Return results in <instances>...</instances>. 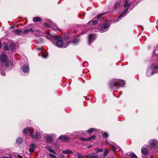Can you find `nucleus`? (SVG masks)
Here are the masks:
<instances>
[{
    "label": "nucleus",
    "instance_id": "f257e3e1",
    "mask_svg": "<svg viewBox=\"0 0 158 158\" xmlns=\"http://www.w3.org/2000/svg\"><path fill=\"white\" fill-rule=\"evenodd\" d=\"M46 37L48 39L52 41L53 39H55L56 40V45L58 47L62 46L63 48H65L69 45L70 42V40L68 37L65 38L63 40L60 38L58 37L56 35L50 34L49 32L47 33V35Z\"/></svg>",
    "mask_w": 158,
    "mask_h": 158
},
{
    "label": "nucleus",
    "instance_id": "f03ea898",
    "mask_svg": "<svg viewBox=\"0 0 158 158\" xmlns=\"http://www.w3.org/2000/svg\"><path fill=\"white\" fill-rule=\"evenodd\" d=\"M124 82L122 80L113 79L111 80L109 86L112 89H117L119 86L123 87L124 84Z\"/></svg>",
    "mask_w": 158,
    "mask_h": 158
},
{
    "label": "nucleus",
    "instance_id": "7ed1b4c3",
    "mask_svg": "<svg viewBox=\"0 0 158 158\" xmlns=\"http://www.w3.org/2000/svg\"><path fill=\"white\" fill-rule=\"evenodd\" d=\"M24 134L31 135L33 138L36 137L37 138H40V133L37 131H35L33 129H24L23 131Z\"/></svg>",
    "mask_w": 158,
    "mask_h": 158
},
{
    "label": "nucleus",
    "instance_id": "20e7f679",
    "mask_svg": "<svg viewBox=\"0 0 158 158\" xmlns=\"http://www.w3.org/2000/svg\"><path fill=\"white\" fill-rule=\"evenodd\" d=\"M129 1V0H126L125 1V3L124 5V6L126 8L124 10V11L119 15L118 17L119 18L122 17L124 15H126V14L127 11V10L129 8V7H130L131 5L130 3L128 2Z\"/></svg>",
    "mask_w": 158,
    "mask_h": 158
},
{
    "label": "nucleus",
    "instance_id": "39448f33",
    "mask_svg": "<svg viewBox=\"0 0 158 158\" xmlns=\"http://www.w3.org/2000/svg\"><path fill=\"white\" fill-rule=\"evenodd\" d=\"M0 60L3 63L6 62L5 64L6 66H8V60L7 59V56L6 55L4 54L3 53L0 56Z\"/></svg>",
    "mask_w": 158,
    "mask_h": 158
},
{
    "label": "nucleus",
    "instance_id": "423d86ee",
    "mask_svg": "<svg viewBox=\"0 0 158 158\" xmlns=\"http://www.w3.org/2000/svg\"><path fill=\"white\" fill-rule=\"evenodd\" d=\"M157 143V141L155 139L151 140L149 141V144L152 148H154L156 146Z\"/></svg>",
    "mask_w": 158,
    "mask_h": 158
},
{
    "label": "nucleus",
    "instance_id": "0eeeda50",
    "mask_svg": "<svg viewBox=\"0 0 158 158\" xmlns=\"http://www.w3.org/2000/svg\"><path fill=\"white\" fill-rule=\"evenodd\" d=\"M109 26L108 23H105L101 27L100 31L101 32H103L107 31V29Z\"/></svg>",
    "mask_w": 158,
    "mask_h": 158
},
{
    "label": "nucleus",
    "instance_id": "6e6552de",
    "mask_svg": "<svg viewBox=\"0 0 158 158\" xmlns=\"http://www.w3.org/2000/svg\"><path fill=\"white\" fill-rule=\"evenodd\" d=\"M120 5V3L119 2H116L115 3L114 8L111 12L112 14H114L115 13L117 9L119 8Z\"/></svg>",
    "mask_w": 158,
    "mask_h": 158
},
{
    "label": "nucleus",
    "instance_id": "1a4fd4ad",
    "mask_svg": "<svg viewBox=\"0 0 158 158\" xmlns=\"http://www.w3.org/2000/svg\"><path fill=\"white\" fill-rule=\"evenodd\" d=\"M95 36L94 34H91L89 35V44L90 43L95 39Z\"/></svg>",
    "mask_w": 158,
    "mask_h": 158
},
{
    "label": "nucleus",
    "instance_id": "9d476101",
    "mask_svg": "<svg viewBox=\"0 0 158 158\" xmlns=\"http://www.w3.org/2000/svg\"><path fill=\"white\" fill-rule=\"evenodd\" d=\"M59 139L64 141H67L69 139V138L65 135H61L59 138Z\"/></svg>",
    "mask_w": 158,
    "mask_h": 158
},
{
    "label": "nucleus",
    "instance_id": "9b49d317",
    "mask_svg": "<svg viewBox=\"0 0 158 158\" xmlns=\"http://www.w3.org/2000/svg\"><path fill=\"white\" fill-rule=\"evenodd\" d=\"M22 70L24 72L27 73L29 71V66L27 65H24L22 68Z\"/></svg>",
    "mask_w": 158,
    "mask_h": 158
},
{
    "label": "nucleus",
    "instance_id": "f8f14e48",
    "mask_svg": "<svg viewBox=\"0 0 158 158\" xmlns=\"http://www.w3.org/2000/svg\"><path fill=\"white\" fill-rule=\"evenodd\" d=\"M41 54L42 57L44 58H46L48 57V53L45 50H42L41 51Z\"/></svg>",
    "mask_w": 158,
    "mask_h": 158
},
{
    "label": "nucleus",
    "instance_id": "ddd939ff",
    "mask_svg": "<svg viewBox=\"0 0 158 158\" xmlns=\"http://www.w3.org/2000/svg\"><path fill=\"white\" fill-rule=\"evenodd\" d=\"M13 32L16 35H20L22 33V31L20 29L14 30L13 31Z\"/></svg>",
    "mask_w": 158,
    "mask_h": 158
},
{
    "label": "nucleus",
    "instance_id": "4468645a",
    "mask_svg": "<svg viewBox=\"0 0 158 158\" xmlns=\"http://www.w3.org/2000/svg\"><path fill=\"white\" fill-rule=\"evenodd\" d=\"M47 149L51 152L53 153L54 154H56V152L54 150L51 148L50 146H48L47 147Z\"/></svg>",
    "mask_w": 158,
    "mask_h": 158
},
{
    "label": "nucleus",
    "instance_id": "2eb2a0df",
    "mask_svg": "<svg viewBox=\"0 0 158 158\" xmlns=\"http://www.w3.org/2000/svg\"><path fill=\"white\" fill-rule=\"evenodd\" d=\"M141 152L144 155H147L148 153V150L144 148L142 149Z\"/></svg>",
    "mask_w": 158,
    "mask_h": 158
},
{
    "label": "nucleus",
    "instance_id": "dca6fc26",
    "mask_svg": "<svg viewBox=\"0 0 158 158\" xmlns=\"http://www.w3.org/2000/svg\"><path fill=\"white\" fill-rule=\"evenodd\" d=\"M96 138L95 135H93L90 137L87 138L86 141H92L95 140Z\"/></svg>",
    "mask_w": 158,
    "mask_h": 158
},
{
    "label": "nucleus",
    "instance_id": "f3484780",
    "mask_svg": "<svg viewBox=\"0 0 158 158\" xmlns=\"http://www.w3.org/2000/svg\"><path fill=\"white\" fill-rule=\"evenodd\" d=\"M63 152L64 154H66L67 153L70 154H73V152L70 150H64L63 151Z\"/></svg>",
    "mask_w": 158,
    "mask_h": 158
},
{
    "label": "nucleus",
    "instance_id": "a211bd4d",
    "mask_svg": "<svg viewBox=\"0 0 158 158\" xmlns=\"http://www.w3.org/2000/svg\"><path fill=\"white\" fill-rule=\"evenodd\" d=\"M40 20L41 19L38 17H34L33 19V21L34 22H39L40 21Z\"/></svg>",
    "mask_w": 158,
    "mask_h": 158
},
{
    "label": "nucleus",
    "instance_id": "6ab92c4d",
    "mask_svg": "<svg viewBox=\"0 0 158 158\" xmlns=\"http://www.w3.org/2000/svg\"><path fill=\"white\" fill-rule=\"evenodd\" d=\"M16 142L18 143H21L23 142V139L21 137L18 138L16 140Z\"/></svg>",
    "mask_w": 158,
    "mask_h": 158
},
{
    "label": "nucleus",
    "instance_id": "aec40b11",
    "mask_svg": "<svg viewBox=\"0 0 158 158\" xmlns=\"http://www.w3.org/2000/svg\"><path fill=\"white\" fill-rule=\"evenodd\" d=\"M108 12H105V13H101L99 15H98V16H97V18L98 19H100L103 15H105V14H107L108 13Z\"/></svg>",
    "mask_w": 158,
    "mask_h": 158
},
{
    "label": "nucleus",
    "instance_id": "412c9836",
    "mask_svg": "<svg viewBox=\"0 0 158 158\" xmlns=\"http://www.w3.org/2000/svg\"><path fill=\"white\" fill-rule=\"evenodd\" d=\"M102 136L104 137L106 139L109 136V135L107 132H104L102 134Z\"/></svg>",
    "mask_w": 158,
    "mask_h": 158
},
{
    "label": "nucleus",
    "instance_id": "4be33fe9",
    "mask_svg": "<svg viewBox=\"0 0 158 158\" xmlns=\"http://www.w3.org/2000/svg\"><path fill=\"white\" fill-rule=\"evenodd\" d=\"M110 152V149H107L106 150H105L104 152V156L105 157L106 156L107 154Z\"/></svg>",
    "mask_w": 158,
    "mask_h": 158
},
{
    "label": "nucleus",
    "instance_id": "5701e85b",
    "mask_svg": "<svg viewBox=\"0 0 158 158\" xmlns=\"http://www.w3.org/2000/svg\"><path fill=\"white\" fill-rule=\"evenodd\" d=\"M130 156L132 158H137V156L133 153L132 152L131 153L130 155Z\"/></svg>",
    "mask_w": 158,
    "mask_h": 158
},
{
    "label": "nucleus",
    "instance_id": "b1692460",
    "mask_svg": "<svg viewBox=\"0 0 158 158\" xmlns=\"http://www.w3.org/2000/svg\"><path fill=\"white\" fill-rule=\"evenodd\" d=\"M44 26L46 27H47L48 28V29L49 30H50L51 29V27L50 25H49L47 23H45L44 24Z\"/></svg>",
    "mask_w": 158,
    "mask_h": 158
},
{
    "label": "nucleus",
    "instance_id": "393cba45",
    "mask_svg": "<svg viewBox=\"0 0 158 158\" xmlns=\"http://www.w3.org/2000/svg\"><path fill=\"white\" fill-rule=\"evenodd\" d=\"M48 155L49 156L52 158H57V157L54 154H52L50 153Z\"/></svg>",
    "mask_w": 158,
    "mask_h": 158
},
{
    "label": "nucleus",
    "instance_id": "a878e982",
    "mask_svg": "<svg viewBox=\"0 0 158 158\" xmlns=\"http://www.w3.org/2000/svg\"><path fill=\"white\" fill-rule=\"evenodd\" d=\"M31 148L34 149L35 148V145L34 143H32L30 145Z\"/></svg>",
    "mask_w": 158,
    "mask_h": 158
},
{
    "label": "nucleus",
    "instance_id": "bb28decb",
    "mask_svg": "<svg viewBox=\"0 0 158 158\" xmlns=\"http://www.w3.org/2000/svg\"><path fill=\"white\" fill-rule=\"evenodd\" d=\"M77 155L78 156V158H83L82 155L79 153H77Z\"/></svg>",
    "mask_w": 158,
    "mask_h": 158
},
{
    "label": "nucleus",
    "instance_id": "cd10ccee",
    "mask_svg": "<svg viewBox=\"0 0 158 158\" xmlns=\"http://www.w3.org/2000/svg\"><path fill=\"white\" fill-rule=\"evenodd\" d=\"M4 50H9V48H8V46L6 44L5 45L4 47Z\"/></svg>",
    "mask_w": 158,
    "mask_h": 158
},
{
    "label": "nucleus",
    "instance_id": "c85d7f7f",
    "mask_svg": "<svg viewBox=\"0 0 158 158\" xmlns=\"http://www.w3.org/2000/svg\"><path fill=\"white\" fill-rule=\"evenodd\" d=\"M94 131V129H89L88 131L87 132L89 133H90L93 132Z\"/></svg>",
    "mask_w": 158,
    "mask_h": 158
},
{
    "label": "nucleus",
    "instance_id": "c756f323",
    "mask_svg": "<svg viewBox=\"0 0 158 158\" xmlns=\"http://www.w3.org/2000/svg\"><path fill=\"white\" fill-rule=\"evenodd\" d=\"M79 41V40L78 39H76L75 40L73 41V43L74 44H77L78 42Z\"/></svg>",
    "mask_w": 158,
    "mask_h": 158
},
{
    "label": "nucleus",
    "instance_id": "7c9ffc66",
    "mask_svg": "<svg viewBox=\"0 0 158 158\" xmlns=\"http://www.w3.org/2000/svg\"><path fill=\"white\" fill-rule=\"evenodd\" d=\"M29 151L30 152H33L34 151V149L30 148L29 149Z\"/></svg>",
    "mask_w": 158,
    "mask_h": 158
},
{
    "label": "nucleus",
    "instance_id": "2f4dec72",
    "mask_svg": "<svg viewBox=\"0 0 158 158\" xmlns=\"http://www.w3.org/2000/svg\"><path fill=\"white\" fill-rule=\"evenodd\" d=\"M98 23V21H94L92 22V24L93 25H95Z\"/></svg>",
    "mask_w": 158,
    "mask_h": 158
},
{
    "label": "nucleus",
    "instance_id": "473e14b6",
    "mask_svg": "<svg viewBox=\"0 0 158 158\" xmlns=\"http://www.w3.org/2000/svg\"><path fill=\"white\" fill-rule=\"evenodd\" d=\"M151 68L152 69H156L157 68V66L156 65L155 66H151Z\"/></svg>",
    "mask_w": 158,
    "mask_h": 158
},
{
    "label": "nucleus",
    "instance_id": "72a5a7b5",
    "mask_svg": "<svg viewBox=\"0 0 158 158\" xmlns=\"http://www.w3.org/2000/svg\"><path fill=\"white\" fill-rule=\"evenodd\" d=\"M29 32V29H26V30H25L23 32V34H26L27 32Z\"/></svg>",
    "mask_w": 158,
    "mask_h": 158
},
{
    "label": "nucleus",
    "instance_id": "f704fd0d",
    "mask_svg": "<svg viewBox=\"0 0 158 158\" xmlns=\"http://www.w3.org/2000/svg\"><path fill=\"white\" fill-rule=\"evenodd\" d=\"M110 146L111 147H112L113 148L114 151H115V150L116 149V148H115V147L114 146H113V145H110Z\"/></svg>",
    "mask_w": 158,
    "mask_h": 158
},
{
    "label": "nucleus",
    "instance_id": "c9c22d12",
    "mask_svg": "<svg viewBox=\"0 0 158 158\" xmlns=\"http://www.w3.org/2000/svg\"><path fill=\"white\" fill-rule=\"evenodd\" d=\"M80 139L81 140L83 141H86V140H87V138L84 139L83 138H81Z\"/></svg>",
    "mask_w": 158,
    "mask_h": 158
},
{
    "label": "nucleus",
    "instance_id": "e433bc0d",
    "mask_svg": "<svg viewBox=\"0 0 158 158\" xmlns=\"http://www.w3.org/2000/svg\"><path fill=\"white\" fill-rule=\"evenodd\" d=\"M109 142L106 139L105 140V144L106 145H107L109 144Z\"/></svg>",
    "mask_w": 158,
    "mask_h": 158
},
{
    "label": "nucleus",
    "instance_id": "4c0bfd02",
    "mask_svg": "<svg viewBox=\"0 0 158 158\" xmlns=\"http://www.w3.org/2000/svg\"><path fill=\"white\" fill-rule=\"evenodd\" d=\"M89 158H97V156H90Z\"/></svg>",
    "mask_w": 158,
    "mask_h": 158
},
{
    "label": "nucleus",
    "instance_id": "58836bf2",
    "mask_svg": "<svg viewBox=\"0 0 158 158\" xmlns=\"http://www.w3.org/2000/svg\"><path fill=\"white\" fill-rule=\"evenodd\" d=\"M102 151H103V149H102V148L99 149H98V150L97 151V152H102Z\"/></svg>",
    "mask_w": 158,
    "mask_h": 158
},
{
    "label": "nucleus",
    "instance_id": "ea45409f",
    "mask_svg": "<svg viewBox=\"0 0 158 158\" xmlns=\"http://www.w3.org/2000/svg\"><path fill=\"white\" fill-rule=\"evenodd\" d=\"M29 31H31L32 32H33L34 31V30L33 28H31L29 29Z\"/></svg>",
    "mask_w": 158,
    "mask_h": 158
},
{
    "label": "nucleus",
    "instance_id": "a19ab883",
    "mask_svg": "<svg viewBox=\"0 0 158 158\" xmlns=\"http://www.w3.org/2000/svg\"><path fill=\"white\" fill-rule=\"evenodd\" d=\"M1 75L2 76H5L6 75V73L4 72H1Z\"/></svg>",
    "mask_w": 158,
    "mask_h": 158
},
{
    "label": "nucleus",
    "instance_id": "79ce46f5",
    "mask_svg": "<svg viewBox=\"0 0 158 158\" xmlns=\"http://www.w3.org/2000/svg\"><path fill=\"white\" fill-rule=\"evenodd\" d=\"M47 139H51V136L50 135H48L47 136Z\"/></svg>",
    "mask_w": 158,
    "mask_h": 158
},
{
    "label": "nucleus",
    "instance_id": "37998d69",
    "mask_svg": "<svg viewBox=\"0 0 158 158\" xmlns=\"http://www.w3.org/2000/svg\"><path fill=\"white\" fill-rule=\"evenodd\" d=\"M18 158H23L22 156L20 155H19L18 156Z\"/></svg>",
    "mask_w": 158,
    "mask_h": 158
},
{
    "label": "nucleus",
    "instance_id": "c03bdc74",
    "mask_svg": "<svg viewBox=\"0 0 158 158\" xmlns=\"http://www.w3.org/2000/svg\"><path fill=\"white\" fill-rule=\"evenodd\" d=\"M92 147V145L89 146H88L87 147V148H90V147Z\"/></svg>",
    "mask_w": 158,
    "mask_h": 158
},
{
    "label": "nucleus",
    "instance_id": "a18cd8bd",
    "mask_svg": "<svg viewBox=\"0 0 158 158\" xmlns=\"http://www.w3.org/2000/svg\"><path fill=\"white\" fill-rule=\"evenodd\" d=\"M37 49H38L39 50H40L41 49V48H37Z\"/></svg>",
    "mask_w": 158,
    "mask_h": 158
},
{
    "label": "nucleus",
    "instance_id": "49530a36",
    "mask_svg": "<svg viewBox=\"0 0 158 158\" xmlns=\"http://www.w3.org/2000/svg\"><path fill=\"white\" fill-rule=\"evenodd\" d=\"M150 158H154L153 156L152 155H151L150 156Z\"/></svg>",
    "mask_w": 158,
    "mask_h": 158
},
{
    "label": "nucleus",
    "instance_id": "de8ad7c7",
    "mask_svg": "<svg viewBox=\"0 0 158 158\" xmlns=\"http://www.w3.org/2000/svg\"><path fill=\"white\" fill-rule=\"evenodd\" d=\"M154 74V72L152 71L151 73V75H152Z\"/></svg>",
    "mask_w": 158,
    "mask_h": 158
},
{
    "label": "nucleus",
    "instance_id": "09e8293b",
    "mask_svg": "<svg viewBox=\"0 0 158 158\" xmlns=\"http://www.w3.org/2000/svg\"><path fill=\"white\" fill-rule=\"evenodd\" d=\"M2 158H9L7 157H4Z\"/></svg>",
    "mask_w": 158,
    "mask_h": 158
},
{
    "label": "nucleus",
    "instance_id": "8fccbe9b",
    "mask_svg": "<svg viewBox=\"0 0 158 158\" xmlns=\"http://www.w3.org/2000/svg\"><path fill=\"white\" fill-rule=\"evenodd\" d=\"M91 21H90L89 22V23H91Z\"/></svg>",
    "mask_w": 158,
    "mask_h": 158
},
{
    "label": "nucleus",
    "instance_id": "3c124183",
    "mask_svg": "<svg viewBox=\"0 0 158 158\" xmlns=\"http://www.w3.org/2000/svg\"><path fill=\"white\" fill-rule=\"evenodd\" d=\"M110 158H114L112 156Z\"/></svg>",
    "mask_w": 158,
    "mask_h": 158
}]
</instances>
